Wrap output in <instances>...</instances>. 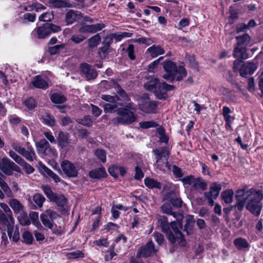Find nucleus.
Returning a JSON list of instances; mask_svg holds the SVG:
<instances>
[{
    "instance_id": "nucleus-17",
    "label": "nucleus",
    "mask_w": 263,
    "mask_h": 263,
    "mask_svg": "<svg viewBox=\"0 0 263 263\" xmlns=\"http://www.w3.org/2000/svg\"><path fill=\"white\" fill-rule=\"evenodd\" d=\"M157 106V104L155 102L151 101L148 98L142 100L139 104L140 109L147 114L154 113Z\"/></svg>"
},
{
    "instance_id": "nucleus-19",
    "label": "nucleus",
    "mask_w": 263,
    "mask_h": 263,
    "mask_svg": "<svg viewBox=\"0 0 263 263\" xmlns=\"http://www.w3.org/2000/svg\"><path fill=\"white\" fill-rule=\"evenodd\" d=\"M46 199L45 197L39 193H36L33 196L32 200L31 198H28V201L32 204V209L36 210L42 208L43 203Z\"/></svg>"
},
{
    "instance_id": "nucleus-47",
    "label": "nucleus",
    "mask_w": 263,
    "mask_h": 263,
    "mask_svg": "<svg viewBox=\"0 0 263 263\" xmlns=\"http://www.w3.org/2000/svg\"><path fill=\"white\" fill-rule=\"evenodd\" d=\"M39 155L42 157H45L46 156L53 157L57 156V153L55 148L49 146L44 150L43 154H40Z\"/></svg>"
},
{
    "instance_id": "nucleus-8",
    "label": "nucleus",
    "mask_w": 263,
    "mask_h": 263,
    "mask_svg": "<svg viewBox=\"0 0 263 263\" xmlns=\"http://www.w3.org/2000/svg\"><path fill=\"white\" fill-rule=\"evenodd\" d=\"M0 170L8 176L12 175L13 171L21 172L20 167L7 157L0 159Z\"/></svg>"
},
{
    "instance_id": "nucleus-7",
    "label": "nucleus",
    "mask_w": 263,
    "mask_h": 263,
    "mask_svg": "<svg viewBox=\"0 0 263 263\" xmlns=\"http://www.w3.org/2000/svg\"><path fill=\"white\" fill-rule=\"evenodd\" d=\"M12 147L15 151L29 161H33L36 157L33 148L29 144L28 142L26 143V147H22L16 142L12 144Z\"/></svg>"
},
{
    "instance_id": "nucleus-45",
    "label": "nucleus",
    "mask_w": 263,
    "mask_h": 263,
    "mask_svg": "<svg viewBox=\"0 0 263 263\" xmlns=\"http://www.w3.org/2000/svg\"><path fill=\"white\" fill-rule=\"evenodd\" d=\"M53 5L57 8L71 7L72 5L66 0H50Z\"/></svg>"
},
{
    "instance_id": "nucleus-63",
    "label": "nucleus",
    "mask_w": 263,
    "mask_h": 263,
    "mask_svg": "<svg viewBox=\"0 0 263 263\" xmlns=\"http://www.w3.org/2000/svg\"><path fill=\"white\" fill-rule=\"evenodd\" d=\"M39 18L40 21L47 23L53 18V15L51 12H46L40 15Z\"/></svg>"
},
{
    "instance_id": "nucleus-55",
    "label": "nucleus",
    "mask_w": 263,
    "mask_h": 263,
    "mask_svg": "<svg viewBox=\"0 0 263 263\" xmlns=\"http://www.w3.org/2000/svg\"><path fill=\"white\" fill-rule=\"evenodd\" d=\"M67 257L69 259H77L79 258H83L84 253L79 250H77L67 254Z\"/></svg>"
},
{
    "instance_id": "nucleus-49",
    "label": "nucleus",
    "mask_w": 263,
    "mask_h": 263,
    "mask_svg": "<svg viewBox=\"0 0 263 263\" xmlns=\"http://www.w3.org/2000/svg\"><path fill=\"white\" fill-rule=\"evenodd\" d=\"M65 45L62 44L60 45H57L48 48V52L51 55H54L60 53L61 51L64 49Z\"/></svg>"
},
{
    "instance_id": "nucleus-12",
    "label": "nucleus",
    "mask_w": 263,
    "mask_h": 263,
    "mask_svg": "<svg viewBox=\"0 0 263 263\" xmlns=\"http://www.w3.org/2000/svg\"><path fill=\"white\" fill-rule=\"evenodd\" d=\"M175 88L174 85L167 84L165 82L159 83L154 93L158 99L165 100L167 98V92L173 90Z\"/></svg>"
},
{
    "instance_id": "nucleus-11",
    "label": "nucleus",
    "mask_w": 263,
    "mask_h": 263,
    "mask_svg": "<svg viewBox=\"0 0 263 263\" xmlns=\"http://www.w3.org/2000/svg\"><path fill=\"white\" fill-rule=\"evenodd\" d=\"M14 224V219L11 215L4 214L2 210H0V230L1 231H7L10 233Z\"/></svg>"
},
{
    "instance_id": "nucleus-62",
    "label": "nucleus",
    "mask_w": 263,
    "mask_h": 263,
    "mask_svg": "<svg viewBox=\"0 0 263 263\" xmlns=\"http://www.w3.org/2000/svg\"><path fill=\"white\" fill-rule=\"evenodd\" d=\"M83 34L80 33V34H74L71 36V40L76 44H79L87 37Z\"/></svg>"
},
{
    "instance_id": "nucleus-10",
    "label": "nucleus",
    "mask_w": 263,
    "mask_h": 263,
    "mask_svg": "<svg viewBox=\"0 0 263 263\" xmlns=\"http://www.w3.org/2000/svg\"><path fill=\"white\" fill-rule=\"evenodd\" d=\"M59 216L56 212L48 209L40 215V219L45 228L52 230L53 228V221Z\"/></svg>"
},
{
    "instance_id": "nucleus-3",
    "label": "nucleus",
    "mask_w": 263,
    "mask_h": 263,
    "mask_svg": "<svg viewBox=\"0 0 263 263\" xmlns=\"http://www.w3.org/2000/svg\"><path fill=\"white\" fill-rule=\"evenodd\" d=\"M163 68L165 73L162 75V78L171 83L175 80L180 82L187 76V71L183 66H177L171 61H165Z\"/></svg>"
},
{
    "instance_id": "nucleus-20",
    "label": "nucleus",
    "mask_w": 263,
    "mask_h": 263,
    "mask_svg": "<svg viewBox=\"0 0 263 263\" xmlns=\"http://www.w3.org/2000/svg\"><path fill=\"white\" fill-rule=\"evenodd\" d=\"M69 134L63 131L59 132L57 137V143L58 146L61 148H64L68 146L70 143Z\"/></svg>"
},
{
    "instance_id": "nucleus-25",
    "label": "nucleus",
    "mask_w": 263,
    "mask_h": 263,
    "mask_svg": "<svg viewBox=\"0 0 263 263\" xmlns=\"http://www.w3.org/2000/svg\"><path fill=\"white\" fill-rule=\"evenodd\" d=\"M82 17V13L79 11L69 10L65 15V22L67 25L71 24Z\"/></svg>"
},
{
    "instance_id": "nucleus-50",
    "label": "nucleus",
    "mask_w": 263,
    "mask_h": 263,
    "mask_svg": "<svg viewBox=\"0 0 263 263\" xmlns=\"http://www.w3.org/2000/svg\"><path fill=\"white\" fill-rule=\"evenodd\" d=\"M234 245L239 249L246 248L248 247V243L246 239L239 238L234 240Z\"/></svg>"
},
{
    "instance_id": "nucleus-48",
    "label": "nucleus",
    "mask_w": 263,
    "mask_h": 263,
    "mask_svg": "<svg viewBox=\"0 0 263 263\" xmlns=\"http://www.w3.org/2000/svg\"><path fill=\"white\" fill-rule=\"evenodd\" d=\"M118 84L112 80H104L101 82V86L103 87L105 89H109L114 88L115 89L116 88V85Z\"/></svg>"
},
{
    "instance_id": "nucleus-34",
    "label": "nucleus",
    "mask_w": 263,
    "mask_h": 263,
    "mask_svg": "<svg viewBox=\"0 0 263 263\" xmlns=\"http://www.w3.org/2000/svg\"><path fill=\"white\" fill-rule=\"evenodd\" d=\"M144 184L149 189H157L160 190L161 184L160 182L154 179L153 178L146 177L144 179Z\"/></svg>"
},
{
    "instance_id": "nucleus-59",
    "label": "nucleus",
    "mask_w": 263,
    "mask_h": 263,
    "mask_svg": "<svg viewBox=\"0 0 263 263\" xmlns=\"http://www.w3.org/2000/svg\"><path fill=\"white\" fill-rule=\"evenodd\" d=\"M114 246H111L109 249L105 252V260L106 261L111 260L113 257L117 255L114 251Z\"/></svg>"
},
{
    "instance_id": "nucleus-30",
    "label": "nucleus",
    "mask_w": 263,
    "mask_h": 263,
    "mask_svg": "<svg viewBox=\"0 0 263 263\" xmlns=\"http://www.w3.org/2000/svg\"><path fill=\"white\" fill-rule=\"evenodd\" d=\"M161 211L163 213L173 216L174 217L176 218L177 219H179L180 217H182L181 215L172 211V208L170 203L166 202L163 203L161 206Z\"/></svg>"
},
{
    "instance_id": "nucleus-38",
    "label": "nucleus",
    "mask_w": 263,
    "mask_h": 263,
    "mask_svg": "<svg viewBox=\"0 0 263 263\" xmlns=\"http://www.w3.org/2000/svg\"><path fill=\"white\" fill-rule=\"evenodd\" d=\"M159 81L158 79L154 78L144 84V87L146 89L154 93L155 89H156L158 84L159 83Z\"/></svg>"
},
{
    "instance_id": "nucleus-14",
    "label": "nucleus",
    "mask_w": 263,
    "mask_h": 263,
    "mask_svg": "<svg viewBox=\"0 0 263 263\" xmlns=\"http://www.w3.org/2000/svg\"><path fill=\"white\" fill-rule=\"evenodd\" d=\"M61 168L65 175L69 177H76L78 174V168L68 160L63 161L61 164Z\"/></svg>"
},
{
    "instance_id": "nucleus-31",
    "label": "nucleus",
    "mask_w": 263,
    "mask_h": 263,
    "mask_svg": "<svg viewBox=\"0 0 263 263\" xmlns=\"http://www.w3.org/2000/svg\"><path fill=\"white\" fill-rule=\"evenodd\" d=\"M146 52L149 53L153 58L164 53V49L160 45H155L149 47Z\"/></svg>"
},
{
    "instance_id": "nucleus-40",
    "label": "nucleus",
    "mask_w": 263,
    "mask_h": 263,
    "mask_svg": "<svg viewBox=\"0 0 263 263\" xmlns=\"http://www.w3.org/2000/svg\"><path fill=\"white\" fill-rule=\"evenodd\" d=\"M101 42V37L99 34H97L88 40V47L89 48L96 47Z\"/></svg>"
},
{
    "instance_id": "nucleus-28",
    "label": "nucleus",
    "mask_w": 263,
    "mask_h": 263,
    "mask_svg": "<svg viewBox=\"0 0 263 263\" xmlns=\"http://www.w3.org/2000/svg\"><path fill=\"white\" fill-rule=\"evenodd\" d=\"M9 204L15 214H21L24 212V206L16 199H11L9 201Z\"/></svg>"
},
{
    "instance_id": "nucleus-18",
    "label": "nucleus",
    "mask_w": 263,
    "mask_h": 263,
    "mask_svg": "<svg viewBox=\"0 0 263 263\" xmlns=\"http://www.w3.org/2000/svg\"><path fill=\"white\" fill-rule=\"evenodd\" d=\"M153 153L156 159V162H160L162 158L167 161L169 157L170 151L167 147H161L153 150Z\"/></svg>"
},
{
    "instance_id": "nucleus-24",
    "label": "nucleus",
    "mask_w": 263,
    "mask_h": 263,
    "mask_svg": "<svg viewBox=\"0 0 263 263\" xmlns=\"http://www.w3.org/2000/svg\"><path fill=\"white\" fill-rule=\"evenodd\" d=\"M40 172L43 175H47L51 177L55 182L60 181V177L51 170L46 167L42 162L39 163Z\"/></svg>"
},
{
    "instance_id": "nucleus-53",
    "label": "nucleus",
    "mask_w": 263,
    "mask_h": 263,
    "mask_svg": "<svg viewBox=\"0 0 263 263\" xmlns=\"http://www.w3.org/2000/svg\"><path fill=\"white\" fill-rule=\"evenodd\" d=\"M158 124L153 121H143L139 123L140 127L143 129H147L151 127H156L158 126Z\"/></svg>"
},
{
    "instance_id": "nucleus-32",
    "label": "nucleus",
    "mask_w": 263,
    "mask_h": 263,
    "mask_svg": "<svg viewBox=\"0 0 263 263\" xmlns=\"http://www.w3.org/2000/svg\"><path fill=\"white\" fill-rule=\"evenodd\" d=\"M208 184L201 178H195L192 186L193 190L200 189L205 191L207 189Z\"/></svg>"
},
{
    "instance_id": "nucleus-46",
    "label": "nucleus",
    "mask_w": 263,
    "mask_h": 263,
    "mask_svg": "<svg viewBox=\"0 0 263 263\" xmlns=\"http://www.w3.org/2000/svg\"><path fill=\"white\" fill-rule=\"evenodd\" d=\"M18 216V220L20 224L23 226H28L30 224L29 218L27 214L23 212Z\"/></svg>"
},
{
    "instance_id": "nucleus-1",
    "label": "nucleus",
    "mask_w": 263,
    "mask_h": 263,
    "mask_svg": "<svg viewBox=\"0 0 263 263\" xmlns=\"http://www.w3.org/2000/svg\"><path fill=\"white\" fill-rule=\"evenodd\" d=\"M235 197L237 200L235 207L238 211H241L243 209L247 201V209L255 216L260 214L262 207L261 201L263 199V193L261 190H247L244 187L236 191Z\"/></svg>"
},
{
    "instance_id": "nucleus-61",
    "label": "nucleus",
    "mask_w": 263,
    "mask_h": 263,
    "mask_svg": "<svg viewBox=\"0 0 263 263\" xmlns=\"http://www.w3.org/2000/svg\"><path fill=\"white\" fill-rule=\"evenodd\" d=\"M220 91L222 94L226 97V98L231 101H233L234 100V96L232 93L231 91L226 88H222L220 89Z\"/></svg>"
},
{
    "instance_id": "nucleus-51",
    "label": "nucleus",
    "mask_w": 263,
    "mask_h": 263,
    "mask_svg": "<svg viewBox=\"0 0 263 263\" xmlns=\"http://www.w3.org/2000/svg\"><path fill=\"white\" fill-rule=\"evenodd\" d=\"M23 104L28 109H32L36 106V102L34 98L30 97L24 101Z\"/></svg>"
},
{
    "instance_id": "nucleus-41",
    "label": "nucleus",
    "mask_w": 263,
    "mask_h": 263,
    "mask_svg": "<svg viewBox=\"0 0 263 263\" xmlns=\"http://www.w3.org/2000/svg\"><path fill=\"white\" fill-rule=\"evenodd\" d=\"M118 103L117 102L106 103L103 105L104 112L105 113H111L112 112H116L117 110L116 109Z\"/></svg>"
},
{
    "instance_id": "nucleus-5",
    "label": "nucleus",
    "mask_w": 263,
    "mask_h": 263,
    "mask_svg": "<svg viewBox=\"0 0 263 263\" xmlns=\"http://www.w3.org/2000/svg\"><path fill=\"white\" fill-rule=\"evenodd\" d=\"M44 193L51 202H54L60 209L64 210L66 205L67 199L64 195L57 194L52 192L50 186L43 185L41 187Z\"/></svg>"
},
{
    "instance_id": "nucleus-60",
    "label": "nucleus",
    "mask_w": 263,
    "mask_h": 263,
    "mask_svg": "<svg viewBox=\"0 0 263 263\" xmlns=\"http://www.w3.org/2000/svg\"><path fill=\"white\" fill-rule=\"evenodd\" d=\"M19 165L23 167V168L27 174H30L34 171L33 167L29 163H27L24 159Z\"/></svg>"
},
{
    "instance_id": "nucleus-52",
    "label": "nucleus",
    "mask_w": 263,
    "mask_h": 263,
    "mask_svg": "<svg viewBox=\"0 0 263 263\" xmlns=\"http://www.w3.org/2000/svg\"><path fill=\"white\" fill-rule=\"evenodd\" d=\"M42 118L43 122L46 125L49 126H53L54 125L55 121L51 116L46 114L43 116Z\"/></svg>"
},
{
    "instance_id": "nucleus-33",
    "label": "nucleus",
    "mask_w": 263,
    "mask_h": 263,
    "mask_svg": "<svg viewBox=\"0 0 263 263\" xmlns=\"http://www.w3.org/2000/svg\"><path fill=\"white\" fill-rule=\"evenodd\" d=\"M27 4V6L24 8L26 11L28 10V8H30L29 10H35L36 11L46 9V7L44 5L36 2V1L31 0V2L28 1Z\"/></svg>"
},
{
    "instance_id": "nucleus-64",
    "label": "nucleus",
    "mask_w": 263,
    "mask_h": 263,
    "mask_svg": "<svg viewBox=\"0 0 263 263\" xmlns=\"http://www.w3.org/2000/svg\"><path fill=\"white\" fill-rule=\"evenodd\" d=\"M78 122L83 126L90 127L91 126L92 120L90 116H86L83 119L79 120Z\"/></svg>"
},
{
    "instance_id": "nucleus-13",
    "label": "nucleus",
    "mask_w": 263,
    "mask_h": 263,
    "mask_svg": "<svg viewBox=\"0 0 263 263\" xmlns=\"http://www.w3.org/2000/svg\"><path fill=\"white\" fill-rule=\"evenodd\" d=\"M157 250L155 248L154 243L152 240L149 241L145 245L141 247L138 250L136 257L137 258H146L152 254L156 253Z\"/></svg>"
},
{
    "instance_id": "nucleus-27",
    "label": "nucleus",
    "mask_w": 263,
    "mask_h": 263,
    "mask_svg": "<svg viewBox=\"0 0 263 263\" xmlns=\"http://www.w3.org/2000/svg\"><path fill=\"white\" fill-rule=\"evenodd\" d=\"M32 84L34 87L42 89H46L49 87L48 82L40 75L34 78Z\"/></svg>"
},
{
    "instance_id": "nucleus-54",
    "label": "nucleus",
    "mask_w": 263,
    "mask_h": 263,
    "mask_svg": "<svg viewBox=\"0 0 263 263\" xmlns=\"http://www.w3.org/2000/svg\"><path fill=\"white\" fill-rule=\"evenodd\" d=\"M185 61L189 63L190 66L192 67H196L197 63L196 61L193 54L186 53L185 55Z\"/></svg>"
},
{
    "instance_id": "nucleus-4",
    "label": "nucleus",
    "mask_w": 263,
    "mask_h": 263,
    "mask_svg": "<svg viewBox=\"0 0 263 263\" xmlns=\"http://www.w3.org/2000/svg\"><path fill=\"white\" fill-rule=\"evenodd\" d=\"M136 109L133 103L130 102L125 105L123 107L118 108L117 114L119 116L112 120L114 123L131 124L136 120L134 115Z\"/></svg>"
},
{
    "instance_id": "nucleus-42",
    "label": "nucleus",
    "mask_w": 263,
    "mask_h": 263,
    "mask_svg": "<svg viewBox=\"0 0 263 263\" xmlns=\"http://www.w3.org/2000/svg\"><path fill=\"white\" fill-rule=\"evenodd\" d=\"M112 38L115 39L116 42H119L121 41L123 38L131 37L133 35L132 33L130 32H118L111 33Z\"/></svg>"
},
{
    "instance_id": "nucleus-21",
    "label": "nucleus",
    "mask_w": 263,
    "mask_h": 263,
    "mask_svg": "<svg viewBox=\"0 0 263 263\" xmlns=\"http://www.w3.org/2000/svg\"><path fill=\"white\" fill-rule=\"evenodd\" d=\"M256 65L252 62L243 64L240 68V74L243 77H247L248 74H252L256 70Z\"/></svg>"
},
{
    "instance_id": "nucleus-6",
    "label": "nucleus",
    "mask_w": 263,
    "mask_h": 263,
    "mask_svg": "<svg viewBox=\"0 0 263 263\" xmlns=\"http://www.w3.org/2000/svg\"><path fill=\"white\" fill-rule=\"evenodd\" d=\"M61 29V27L59 26L46 23L42 26L36 28V33L39 39H45L48 37L52 32H58Z\"/></svg>"
},
{
    "instance_id": "nucleus-37",
    "label": "nucleus",
    "mask_w": 263,
    "mask_h": 263,
    "mask_svg": "<svg viewBox=\"0 0 263 263\" xmlns=\"http://www.w3.org/2000/svg\"><path fill=\"white\" fill-rule=\"evenodd\" d=\"M51 101L55 104L63 103L66 101V98L62 93H54L50 96Z\"/></svg>"
},
{
    "instance_id": "nucleus-22",
    "label": "nucleus",
    "mask_w": 263,
    "mask_h": 263,
    "mask_svg": "<svg viewBox=\"0 0 263 263\" xmlns=\"http://www.w3.org/2000/svg\"><path fill=\"white\" fill-rule=\"evenodd\" d=\"M247 47L235 45L233 55L234 58L243 60L248 58Z\"/></svg>"
},
{
    "instance_id": "nucleus-29",
    "label": "nucleus",
    "mask_w": 263,
    "mask_h": 263,
    "mask_svg": "<svg viewBox=\"0 0 263 263\" xmlns=\"http://www.w3.org/2000/svg\"><path fill=\"white\" fill-rule=\"evenodd\" d=\"M237 43L235 45L247 47L251 42V37L248 33H243L235 37Z\"/></svg>"
},
{
    "instance_id": "nucleus-36",
    "label": "nucleus",
    "mask_w": 263,
    "mask_h": 263,
    "mask_svg": "<svg viewBox=\"0 0 263 263\" xmlns=\"http://www.w3.org/2000/svg\"><path fill=\"white\" fill-rule=\"evenodd\" d=\"M29 218L31 220L32 224L38 229H42L43 227L39 219V214L36 212L32 211L29 214Z\"/></svg>"
},
{
    "instance_id": "nucleus-9",
    "label": "nucleus",
    "mask_w": 263,
    "mask_h": 263,
    "mask_svg": "<svg viewBox=\"0 0 263 263\" xmlns=\"http://www.w3.org/2000/svg\"><path fill=\"white\" fill-rule=\"evenodd\" d=\"M221 189V184L213 182L209 187V191L204 193V196L208 200L209 205L213 206L214 205V200L217 199L219 196Z\"/></svg>"
},
{
    "instance_id": "nucleus-23",
    "label": "nucleus",
    "mask_w": 263,
    "mask_h": 263,
    "mask_svg": "<svg viewBox=\"0 0 263 263\" xmlns=\"http://www.w3.org/2000/svg\"><path fill=\"white\" fill-rule=\"evenodd\" d=\"M166 198L174 207H181L182 201L175 191H171L167 193L166 195Z\"/></svg>"
},
{
    "instance_id": "nucleus-26",
    "label": "nucleus",
    "mask_w": 263,
    "mask_h": 263,
    "mask_svg": "<svg viewBox=\"0 0 263 263\" xmlns=\"http://www.w3.org/2000/svg\"><path fill=\"white\" fill-rule=\"evenodd\" d=\"M89 177L92 179H100L106 176V172L103 167L95 168L90 171L88 174Z\"/></svg>"
},
{
    "instance_id": "nucleus-2",
    "label": "nucleus",
    "mask_w": 263,
    "mask_h": 263,
    "mask_svg": "<svg viewBox=\"0 0 263 263\" xmlns=\"http://www.w3.org/2000/svg\"><path fill=\"white\" fill-rule=\"evenodd\" d=\"M162 230L165 233L167 238L172 244L178 241L180 246H184L186 241L179 229H182V223L180 221H172L168 224V219L166 216H160L158 221Z\"/></svg>"
},
{
    "instance_id": "nucleus-43",
    "label": "nucleus",
    "mask_w": 263,
    "mask_h": 263,
    "mask_svg": "<svg viewBox=\"0 0 263 263\" xmlns=\"http://www.w3.org/2000/svg\"><path fill=\"white\" fill-rule=\"evenodd\" d=\"M231 111L229 107L227 106H223L222 108V115L226 122H233L234 120V117L231 116L230 114Z\"/></svg>"
},
{
    "instance_id": "nucleus-15",
    "label": "nucleus",
    "mask_w": 263,
    "mask_h": 263,
    "mask_svg": "<svg viewBox=\"0 0 263 263\" xmlns=\"http://www.w3.org/2000/svg\"><path fill=\"white\" fill-rule=\"evenodd\" d=\"M81 73L87 80L96 79L98 76L96 70L87 63H82L80 66Z\"/></svg>"
},
{
    "instance_id": "nucleus-16",
    "label": "nucleus",
    "mask_w": 263,
    "mask_h": 263,
    "mask_svg": "<svg viewBox=\"0 0 263 263\" xmlns=\"http://www.w3.org/2000/svg\"><path fill=\"white\" fill-rule=\"evenodd\" d=\"M105 27L103 23H98L93 25L82 24L79 29L78 32L81 33H93L101 30Z\"/></svg>"
},
{
    "instance_id": "nucleus-57",
    "label": "nucleus",
    "mask_w": 263,
    "mask_h": 263,
    "mask_svg": "<svg viewBox=\"0 0 263 263\" xmlns=\"http://www.w3.org/2000/svg\"><path fill=\"white\" fill-rule=\"evenodd\" d=\"M95 156L99 159L102 162L104 163L106 161V152L102 149H97L95 151Z\"/></svg>"
},
{
    "instance_id": "nucleus-56",
    "label": "nucleus",
    "mask_w": 263,
    "mask_h": 263,
    "mask_svg": "<svg viewBox=\"0 0 263 263\" xmlns=\"http://www.w3.org/2000/svg\"><path fill=\"white\" fill-rule=\"evenodd\" d=\"M23 241L26 244L30 245L32 243L33 236L29 231H25L22 235Z\"/></svg>"
},
{
    "instance_id": "nucleus-44",
    "label": "nucleus",
    "mask_w": 263,
    "mask_h": 263,
    "mask_svg": "<svg viewBox=\"0 0 263 263\" xmlns=\"http://www.w3.org/2000/svg\"><path fill=\"white\" fill-rule=\"evenodd\" d=\"M7 234L10 239H12V241L15 242H17L20 239V233L17 227L14 228L13 226L12 229L10 230V233H7Z\"/></svg>"
},
{
    "instance_id": "nucleus-35",
    "label": "nucleus",
    "mask_w": 263,
    "mask_h": 263,
    "mask_svg": "<svg viewBox=\"0 0 263 263\" xmlns=\"http://www.w3.org/2000/svg\"><path fill=\"white\" fill-rule=\"evenodd\" d=\"M234 192L232 190H227L221 193V197L226 203H231L233 200Z\"/></svg>"
},
{
    "instance_id": "nucleus-39",
    "label": "nucleus",
    "mask_w": 263,
    "mask_h": 263,
    "mask_svg": "<svg viewBox=\"0 0 263 263\" xmlns=\"http://www.w3.org/2000/svg\"><path fill=\"white\" fill-rule=\"evenodd\" d=\"M35 144L39 155L43 154L44 150L49 146L48 142L45 139L40 140V141L36 142Z\"/></svg>"
},
{
    "instance_id": "nucleus-58",
    "label": "nucleus",
    "mask_w": 263,
    "mask_h": 263,
    "mask_svg": "<svg viewBox=\"0 0 263 263\" xmlns=\"http://www.w3.org/2000/svg\"><path fill=\"white\" fill-rule=\"evenodd\" d=\"M115 91L124 100L126 101H129L130 100V99L127 95L126 92L121 87L119 84L116 85Z\"/></svg>"
}]
</instances>
